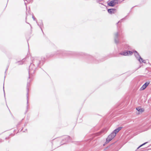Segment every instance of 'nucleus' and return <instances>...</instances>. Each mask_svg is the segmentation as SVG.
Returning a JSON list of instances; mask_svg holds the SVG:
<instances>
[{
	"label": "nucleus",
	"mask_w": 151,
	"mask_h": 151,
	"mask_svg": "<svg viewBox=\"0 0 151 151\" xmlns=\"http://www.w3.org/2000/svg\"><path fill=\"white\" fill-rule=\"evenodd\" d=\"M133 53L137 59L138 60L140 63H146L145 60H143L139 55L138 53L136 51H134Z\"/></svg>",
	"instance_id": "f257e3e1"
},
{
	"label": "nucleus",
	"mask_w": 151,
	"mask_h": 151,
	"mask_svg": "<svg viewBox=\"0 0 151 151\" xmlns=\"http://www.w3.org/2000/svg\"><path fill=\"white\" fill-rule=\"evenodd\" d=\"M115 136V134H114V133H112L110 135H109L106 139V142H108L110 141L112 139H113Z\"/></svg>",
	"instance_id": "f03ea898"
},
{
	"label": "nucleus",
	"mask_w": 151,
	"mask_h": 151,
	"mask_svg": "<svg viewBox=\"0 0 151 151\" xmlns=\"http://www.w3.org/2000/svg\"><path fill=\"white\" fill-rule=\"evenodd\" d=\"M132 53L133 52L131 51H126L121 52L120 54L122 55L127 56L132 55Z\"/></svg>",
	"instance_id": "7ed1b4c3"
},
{
	"label": "nucleus",
	"mask_w": 151,
	"mask_h": 151,
	"mask_svg": "<svg viewBox=\"0 0 151 151\" xmlns=\"http://www.w3.org/2000/svg\"><path fill=\"white\" fill-rule=\"evenodd\" d=\"M118 1L117 0H112L110 2L108 3V4L109 6H114L115 4H117Z\"/></svg>",
	"instance_id": "20e7f679"
},
{
	"label": "nucleus",
	"mask_w": 151,
	"mask_h": 151,
	"mask_svg": "<svg viewBox=\"0 0 151 151\" xmlns=\"http://www.w3.org/2000/svg\"><path fill=\"white\" fill-rule=\"evenodd\" d=\"M149 82H146L140 88V90H144L149 85Z\"/></svg>",
	"instance_id": "39448f33"
},
{
	"label": "nucleus",
	"mask_w": 151,
	"mask_h": 151,
	"mask_svg": "<svg viewBox=\"0 0 151 151\" xmlns=\"http://www.w3.org/2000/svg\"><path fill=\"white\" fill-rule=\"evenodd\" d=\"M136 109L138 111V113H137L138 114L141 113L144 111V109L140 107L137 108Z\"/></svg>",
	"instance_id": "423d86ee"
},
{
	"label": "nucleus",
	"mask_w": 151,
	"mask_h": 151,
	"mask_svg": "<svg viewBox=\"0 0 151 151\" xmlns=\"http://www.w3.org/2000/svg\"><path fill=\"white\" fill-rule=\"evenodd\" d=\"M122 128V127H119L117 129H115L112 133H114V134H115V136L117 133Z\"/></svg>",
	"instance_id": "0eeeda50"
},
{
	"label": "nucleus",
	"mask_w": 151,
	"mask_h": 151,
	"mask_svg": "<svg viewBox=\"0 0 151 151\" xmlns=\"http://www.w3.org/2000/svg\"><path fill=\"white\" fill-rule=\"evenodd\" d=\"M116 12V10L114 9H110L108 10L109 13L111 14L114 13Z\"/></svg>",
	"instance_id": "6e6552de"
},
{
	"label": "nucleus",
	"mask_w": 151,
	"mask_h": 151,
	"mask_svg": "<svg viewBox=\"0 0 151 151\" xmlns=\"http://www.w3.org/2000/svg\"><path fill=\"white\" fill-rule=\"evenodd\" d=\"M146 143H144V144H142V145H141L140 146H139L138 148H139V147H141L142 146V145H145Z\"/></svg>",
	"instance_id": "1a4fd4ad"
},
{
	"label": "nucleus",
	"mask_w": 151,
	"mask_h": 151,
	"mask_svg": "<svg viewBox=\"0 0 151 151\" xmlns=\"http://www.w3.org/2000/svg\"><path fill=\"white\" fill-rule=\"evenodd\" d=\"M32 18L34 20H35V18L34 17H32Z\"/></svg>",
	"instance_id": "9d476101"
}]
</instances>
